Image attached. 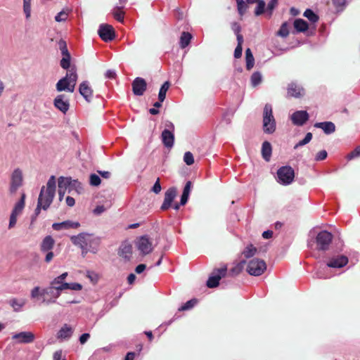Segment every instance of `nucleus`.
<instances>
[{
    "mask_svg": "<svg viewBox=\"0 0 360 360\" xmlns=\"http://www.w3.org/2000/svg\"><path fill=\"white\" fill-rule=\"evenodd\" d=\"M101 183V178L96 174H91L89 176V184L93 186H98Z\"/></svg>",
    "mask_w": 360,
    "mask_h": 360,
    "instance_id": "8fccbe9b",
    "label": "nucleus"
},
{
    "mask_svg": "<svg viewBox=\"0 0 360 360\" xmlns=\"http://www.w3.org/2000/svg\"><path fill=\"white\" fill-rule=\"evenodd\" d=\"M53 105L56 108L65 114L70 108L69 100L63 94L58 95L53 101Z\"/></svg>",
    "mask_w": 360,
    "mask_h": 360,
    "instance_id": "2eb2a0df",
    "label": "nucleus"
},
{
    "mask_svg": "<svg viewBox=\"0 0 360 360\" xmlns=\"http://www.w3.org/2000/svg\"><path fill=\"white\" fill-rule=\"evenodd\" d=\"M136 247L143 256L150 253L153 250L152 242L148 236H143L139 238L136 241Z\"/></svg>",
    "mask_w": 360,
    "mask_h": 360,
    "instance_id": "f8f14e48",
    "label": "nucleus"
},
{
    "mask_svg": "<svg viewBox=\"0 0 360 360\" xmlns=\"http://www.w3.org/2000/svg\"><path fill=\"white\" fill-rule=\"evenodd\" d=\"M311 139H312V134L311 132L307 133V134L305 135V137L302 140L300 141L297 144H295V146H294V148L297 149L299 147H301V146H303L307 144L308 143H309L311 141Z\"/></svg>",
    "mask_w": 360,
    "mask_h": 360,
    "instance_id": "c03bdc74",
    "label": "nucleus"
},
{
    "mask_svg": "<svg viewBox=\"0 0 360 360\" xmlns=\"http://www.w3.org/2000/svg\"><path fill=\"white\" fill-rule=\"evenodd\" d=\"M272 153L271 145L269 141H264L262 146V158L267 162L270 160Z\"/></svg>",
    "mask_w": 360,
    "mask_h": 360,
    "instance_id": "c85d7f7f",
    "label": "nucleus"
},
{
    "mask_svg": "<svg viewBox=\"0 0 360 360\" xmlns=\"http://www.w3.org/2000/svg\"><path fill=\"white\" fill-rule=\"evenodd\" d=\"M262 124L263 131L265 134H271L276 131V120L273 115L272 106L269 103L265 104L264 107Z\"/></svg>",
    "mask_w": 360,
    "mask_h": 360,
    "instance_id": "20e7f679",
    "label": "nucleus"
},
{
    "mask_svg": "<svg viewBox=\"0 0 360 360\" xmlns=\"http://www.w3.org/2000/svg\"><path fill=\"white\" fill-rule=\"evenodd\" d=\"M309 114L306 110H297L291 115V120L295 125L302 126L309 120Z\"/></svg>",
    "mask_w": 360,
    "mask_h": 360,
    "instance_id": "6ab92c4d",
    "label": "nucleus"
},
{
    "mask_svg": "<svg viewBox=\"0 0 360 360\" xmlns=\"http://www.w3.org/2000/svg\"><path fill=\"white\" fill-rule=\"evenodd\" d=\"M333 240V235L327 231H320L316 236L317 250L326 251L328 249Z\"/></svg>",
    "mask_w": 360,
    "mask_h": 360,
    "instance_id": "9d476101",
    "label": "nucleus"
},
{
    "mask_svg": "<svg viewBox=\"0 0 360 360\" xmlns=\"http://www.w3.org/2000/svg\"><path fill=\"white\" fill-rule=\"evenodd\" d=\"M262 76L259 72H254L250 78L251 84L253 86H256L262 82Z\"/></svg>",
    "mask_w": 360,
    "mask_h": 360,
    "instance_id": "37998d69",
    "label": "nucleus"
},
{
    "mask_svg": "<svg viewBox=\"0 0 360 360\" xmlns=\"http://www.w3.org/2000/svg\"><path fill=\"white\" fill-rule=\"evenodd\" d=\"M245 61L247 70H251L255 64V58L250 49L249 48L245 50Z\"/></svg>",
    "mask_w": 360,
    "mask_h": 360,
    "instance_id": "72a5a7b5",
    "label": "nucleus"
},
{
    "mask_svg": "<svg viewBox=\"0 0 360 360\" xmlns=\"http://www.w3.org/2000/svg\"><path fill=\"white\" fill-rule=\"evenodd\" d=\"M70 59H71L70 55H67V56H63V58L60 62V65L61 68L65 70H68V69L70 70V68L72 67V66H70Z\"/></svg>",
    "mask_w": 360,
    "mask_h": 360,
    "instance_id": "a18cd8bd",
    "label": "nucleus"
},
{
    "mask_svg": "<svg viewBox=\"0 0 360 360\" xmlns=\"http://www.w3.org/2000/svg\"><path fill=\"white\" fill-rule=\"evenodd\" d=\"M53 360H65L64 358H63V352L61 350H58L54 352Z\"/></svg>",
    "mask_w": 360,
    "mask_h": 360,
    "instance_id": "338daca9",
    "label": "nucleus"
},
{
    "mask_svg": "<svg viewBox=\"0 0 360 360\" xmlns=\"http://www.w3.org/2000/svg\"><path fill=\"white\" fill-rule=\"evenodd\" d=\"M170 84L168 81L164 82V84L160 87L159 94H158V100L160 102H163L166 98V93L169 88Z\"/></svg>",
    "mask_w": 360,
    "mask_h": 360,
    "instance_id": "e433bc0d",
    "label": "nucleus"
},
{
    "mask_svg": "<svg viewBox=\"0 0 360 360\" xmlns=\"http://www.w3.org/2000/svg\"><path fill=\"white\" fill-rule=\"evenodd\" d=\"M304 94V89L295 83H290L288 87V96L299 98Z\"/></svg>",
    "mask_w": 360,
    "mask_h": 360,
    "instance_id": "b1692460",
    "label": "nucleus"
},
{
    "mask_svg": "<svg viewBox=\"0 0 360 360\" xmlns=\"http://www.w3.org/2000/svg\"><path fill=\"white\" fill-rule=\"evenodd\" d=\"M132 91L136 96H142L146 90L147 83L142 77H136L132 82Z\"/></svg>",
    "mask_w": 360,
    "mask_h": 360,
    "instance_id": "dca6fc26",
    "label": "nucleus"
},
{
    "mask_svg": "<svg viewBox=\"0 0 360 360\" xmlns=\"http://www.w3.org/2000/svg\"><path fill=\"white\" fill-rule=\"evenodd\" d=\"M60 288H55L49 285L47 288H44L41 291V296H48V299H44L43 302L47 304L55 303L56 300L60 296L61 292H60Z\"/></svg>",
    "mask_w": 360,
    "mask_h": 360,
    "instance_id": "9b49d317",
    "label": "nucleus"
},
{
    "mask_svg": "<svg viewBox=\"0 0 360 360\" xmlns=\"http://www.w3.org/2000/svg\"><path fill=\"white\" fill-rule=\"evenodd\" d=\"M161 185L160 184V179L158 178L153 186L151 188V191L155 193V194H158L161 191Z\"/></svg>",
    "mask_w": 360,
    "mask_h": 360,
    "instance_id": "13d9d810",
    "label": "nucleus"
},
{
    "mask_svg": "<svg viewBox=\"0 0 360 360\" xmlns=\"http://www.w3.org/2000/svg\"><path fill=\"white\" fill-rule=\"evenodd\" d=\"M45 254L44 261L46 263H50L54 257V254L52 250H49Z\"/></svg>",
    "mask_w": 360,
    "mask_h": 360,
    "instance_id": "052dcab7",
    "label": "nucleus"
},
{
    "mask_svg": "<svg viewBox=\"0 0 360 360\" xmlns=\"http://www.w3.org/2000/svg\"><path fill=\"white\" fill-rule=\"evenodd\" d=\"M70 239L73 244L81 248L83 255L87 253L88 248L94 240H98V238H94L93 235L86 233H82L77 236H73Z\"/></svg>",
    "mask_w": 360,
    "mask_h": 360,
    "instance_id": "39448f33",
    "label": "nucleus"
},
{
    "mask_svg": "<svg viewBox=\"0 0 360 360\" xmlns=\"http://www.w3.org/2000/svg\"><path fill=\"white\" fill-rule=\"evenodd\" d=\"M176 196V189L174 187H171L168 188L165 193V198L162 205H161V210H167L169 207L172 206V203L174 199Z\"/></svg>",
    "mask_w": 360,
    "mask_h": 360,
    "instance_id": "a211bd4d",
    "label": "nucleus"
},
{
    "mask_svg": "<svg viewBox=\"0 0 360 360\" xmlns=\"http://www.w3.org/2000/svg\"><path fill=\"white\" fill-rule=\"evenodd\" d=\"M132 254V245L127 241L122 243L119 250V255L123 257L127 261H129Z\"/></svg>",
    "mask_w": 360,
    "mask_h": 360,
    "instance_id": "412c9836",
    "label": "nucleus"
},
{
    "mask_svg": "<svg viewBox=\"0 0 360 360\" xmlns=\"http://www.w3.org/2000/svg\"><path fill=\"white\" fill-rule=\"evenodd\" d=\"M69 11L68 10H62L55 16V20L56 22H64L67 20L68 16Z\"/></svg>",
    "mask_w": 360,
    "mask_h": 360,
    "instance_id": "de8ad7c7",
    "label": "nucleus"
},
{
    "mask_svg": "<svg viewBox=\"0 0 360 360\" xmlns=\"http://www.w3.org/2000/svg\"><path fill=\"white\" fill-rule=\"evenodd\" d=\"M58 46H59V49L61 51V54L63 56H67V55H70L68 51V49L67 47V44H66L65 41H64L63 39H60L58 41Z\"/></svg>",
    "mask_w": 360,
    "mask_h": 360,
    "instance_id": "3c124183",
    "label": "nucleus"
},
{
    "mask_svg": "<svg viewBox=\"0 0 360 360\" xmlns=\"http://www.w3.org/2000/svg\"><path fill=\"white\" fill-rule=\"evenodd\" d=\"M328 153L327 151L325 150H321L317 153V155L315 157L316 161H321L325 160L327 158Z\"/></svg>",
    "mask_w": 360,
    "mask_h": 360,
    "instance_id": "6e6d98bb",
    "label": "nucleus"
},
{
    "mask_svg": "<svg viewBox=\"0 0 360 360\" xmlns=\"http://www.w3.org/2000/svg\"><path fill=\"white\" fill-rule=\"evenodd\" d=\"M288 26L287 22H283L278 32V35L282 37H288L289 34Z\"/></svg>",
    "mask_w": 360,
    "mask_h": 360,
    "instance_id": "09e8293b",
    "label": "nucleus"
},
{
    "mask_svg": "<svg viewBox=\"0 0 360 360\" xmlns=\"http://www.w3.org/2000/svg\"><path fill=\"white\" fill-rule=\"evenodd\" d=\"M237 3V9L240 15H243V14L247 11L248 6L247 5L246 1L243 0H236Z\"/></svg>",
    "mask_w": 360,
    "mask_h": 360,
    "instance_id": "a19ab883",
    "label": "nucleus"
},
{
    "mask_svg": "<svg viewBox=\"0 0 360 360\" xmlns=\"http://www.w3.org/2000/svg\"><path fill=\"white\" fill-rule=\"evenodd\" d=\"M231 27L236 34H240L241 27L238 22H233L231 25Z\"/></svg>",
    "mask_w": 360,
    "mask_h": 360,
    "instance_id": "69168bd1",
    "label": "nucleus"
},
{
    "mask_svg": "<svg viewBox=\"0 0 360 360\" xmlns=\"http://www.w3.org/2000/svg\"><path fill=\"white\" fill-rule=\"evenodd\" d=\"M39 295H41L40 288L39 286L34 287L30 293V297L32 299L37 298Z\"/></svg>",
    "mask_w": 360,
    "mask_h": 360,
    "instance_id": "bf43d9fd",
    "label": "nucleus"
},
{
    "mask_svg": "<svg viewBox=\"0 0 360 360\" xmlns=\"http://www.w3.org/2000/svg\"><path fill=\"white\" fill-rule=\"evenodd\" d=\"M25 194H22L21 199L15 205V207L11 213L19 215L25 206Z\"/></svg>",
    "mask_w": 360,
    "mask_h": 360,
    "instance_id": "4c0bfd02",
    "label": "nucleus"
},
{
    "mask_svg": "<svg viewBox=\"0 0 360 360\" xmlns=\"http://www.w3.org/2000/svg\"><path fill=\"white\" fill-rule=\"evenodd\" d=\"M23 1V13L27 20L30 19L31 16V1L32 0H22Z\"/></svg>",
    "mask_w": 360,
    "mask_h": 360,
    "instance_id": "ea45409f",
    "label": "nucleus"
},
{
    "mask_svg": "<svg viewBox=\"0 0 360 360\" xmlns=\"http://www.w3.org/2000/svg\"><path fill=\"white\" fill-rule=\"evenodd\" d=\"M266 269V264L265 262L257 258L250 260L247 266L248 274L255 276H261Z\"/></svg>",
    "mask_w": 360,
    "mask_h": 360,
    "instance_id": "0eeeda50",
    "label": "nucleus"
},
{
    "mask_svg": "<svg viewBox=\"0 0 360 360\" xmlns=\"http://www.w3.org/2000/svg\"><path fill=\"white\" fill-rule=\"evenodd\" d=\"M227 274V266L223 264L219 269H214L207 281V286L210 288H216L219 284V281Z\"/></svg>",
    "mask_w": 360,
    "mask_h": 360,
    "instance_id": "423d86ee",
    "label": "nucleus"
},
{
    "mask_svg": "<svg viewBox=\"0 0 360 360\" xmlns=\"http://www.w3.org/2000/svg\"><path fill=\"white\" fill-rule=\"evenodd\" d=\"M22 172L19 169H16L13 171L11 176V182L10 186V192L14 193L16 192L18 188L22 185Z\"/></svg>",
    "mask_w": 360,
    "mask_h": 360,
    "instance_id": "f3484780",
    "label": "nucleus"
},
{
    "mask_svg": "<svg viewBox=\"0 0 360 360\" xmlns=\"http://www.w3.org/2000/svg\"><path fill=\"white\" fill-rule=\"evenodd\" d=\"M184 161L187 165H191L194 162V158L193 154L188 151L184 153Z\"/></svg>",
    "mask_w": 360,
    "mask_h": 360,
    "instance_id": "603ef678",
    "label": "nucleus"
},
{
    "mask_svg": "<svg viewBox=\"0 0 360 360\" xmlns=\"http://www.w3.org/2000/svg\"><path fill=\"white\" fill-rule=\"evenodd\" d=\"M257 6L255 10V15L258 16L264 13V8L266 6V3L264 0H258V1H256Z\"/></svg>",
    "mask_w": 360,
    "mask_h": 360,
    "instance_id": "79ce46f5",
    "label": "nucleus"
},
{
    "mask_svg": "<svg viewBox=\"0 0 360 360\" xmlns=\"http://www.w3.org/2000/svg\"><path fill=\"white\" fill-rule=\"evenodd\" d=\"M314 127L318 129H321L326 134H333L335 131V125L332 122H316Z\"/></svg>",
    "mask_w": 360,
    "mask_h": 360,
    "instance_id": "bb28decb",
    "label": "nucleus"
},
{
    "mask_svg": "<svg viewBox=\"0 0 360 360\" xmlns=\"http://www.w3.org/2000/svg\"><path fill=\"white\" fill-rule=\"evenodd\" d=\"M278 4L275 2L274 0H270V1L267 4V11H269L270 15L272 13V11L277 6Z\"/></svg>",
    "mask_w": 360,
    "mask_h": 360,
    "instance_id": "0e129e2a",
    "label": "nucleus"
},
{
    "mask_svg": "<svg viewBox=\"0 0 360 360\" xmlns=\"http://www.w3.org/2000/svg\"><path fill=\"white\" fill-rule=\"evenodd\" d=\"M56 193V178L51 176L47 183L46 186H43L41 188L37 207L34 210V214L31 217V224H33L37 217L39 214L41 210H46L52 203Z\"/></svg>",
    "mask_w": 360,
    "mask_h": 360,
    "instance_id": "f257e3e1",
    "label": "nucleus"
},
{
    "mask_svg": "<svg viewBox=\"0 0 360 360\" xmlns=\"http://www.w3.org/2000/svg\"><path fill=\"white\" fill-rule=\"evenodd\" d=\"M82 288V285L78 283H68L67 290L79 291V290H81Z\"/></svg>",
    "mask_w": 360,
    "mask_h": 360,
    "instance_id": "5fc2aeb1",
    "label": "nucleus"
},
{
    "mask_svg": "<svg viewBox=\"0 0 360 360\" xmlns=\"http://www.w3.org/2000/svg\"><path fill=\"white\" fill-rule=\"evenodd\" d=\"M55 245V240L51 236H46L41 241L40 245V251L45 253L49 250H52Z\"/></svg>",
    "mask_w": 360,
    "mask_h": 360,
    "instance_id": "393cba45",
    "label": "nucleus"
},
{
    "mask_svg": "<svg viewBox=\"0 0 360 360\" xmlns=\"http://www.w3.org/2000/svg\"><path fill=\"white\" fill-rule=\"evenodd\" d=\"M197 304L196 299H192L187 301L184 304L179 308V311H186L192 309Z\"/></svg>",
    "mask_w": 360,
    "mask_h": 360,
    "instance_id": "49530a36",
    "label": "nucleus"
},
{
    "mask_svg": "<svg viewBox=\"0 0 360 360\" xmlns=\"http://www.w3.org/2000/svg\"><path fill=\"white\" fill-rule=\"evenodd\" d=\"M293 26L297 32H305L309 29L307 22L302 18L295 19L293 22Z\"/></svg>",
    "mask_w": 360,
    "mask_h": 360,
    "instance_id": "cd10ccee",
    "label": "nucleus"
},
{
    "mask_svg": "<svg viewBox=\"0 0 360 360\" xmlns=\"http://www.w3.org/2000/svg\"><path fill=\"white\" fill-rule=\"evenodd\" d=\"M98 34L104 41H110L115 38L114 29L112 26L108 24H101L99 26Z\"/></svg>",
    "mask_w": 360,
    "mask_h": 360,
    "instance_id": "4468645a",
    "label": "nucleus"
},
{
    "mask_svg": "<svg viewBox=\"0 0 360 360\" xmlns=\"http://www.w3.org/2000/svg\"><path fill=\"white\" fill-rule=\"evenodd\" d=\"M79 91L84 98L89 102L92 98V90L89 86L87 82H83L80 84Z\"/></svg>",
    "mask_w": 360,
    "mask_h": 360,
    "instance_id": "a878e982",
    "label": "nucleus"
},
{
    "mask_svg": "<svg viewBox=\"0 0 360 360\" xmlns=\"http://www.w3.org/2000/svg\"><path fill=\"white\" fill-rule=\"evenodd\" d=\"M18 216V215L13 214V213L11 214L10 219H9V224H8L9 229H13L15 226Z\"/></svg>",
    "mask_w": 360,
    "mask_h": 360,
    "instance_id": "4d7b16f0",
    "label": "nucleus"
},
{
    "mask_svg": "<svg viewBox=\"0 0 360 360\" xmlns=\"http://www.w3.org/2000/svg\"><path fill=\"white\" fill-rule=\"evenodd\" d=\"M278 182L283 185H288L293 181L295 172L290 166H283L277 171Z\"/></svg>",
    "mask_w": 360,
    "mask_h": 360,
    "instance_id": "6e6552de",
    "label": "nucleus"
},
{
    "mask_svg": "<svg viewBox=\"0 0 360 360\" xmlns=\"http://www.w3.org/2000/svg\"><path fill=\"white\" fill-rule=\"evenodd\" d=\"M304 16L306 17L312 23L318 22L319 17L311 9H307L304 13Z\"/></svg>",
    "mask_w": 360,
    "mask_h": 360,
    "instance_id": "58836bf2",
    "label": "nucleus"
},
{
    "mask_svg": "<svg viewBox=\"0 0 360 360\" xmlns=\"http://www.w3.org/2000/svg\"><path fill=\"white\" fill-rule=\"evenodd\" d=\"M161 139L166 148H172L174 143V132L169 129H164L161 134Z\"/></svg>",
    "mask_w": 360,
    "mask_h": 360,
    "instance_id": "aec40b11",
    "label": "nucleus"
},
{
    "mask_svg": "<svg viewBox=\"0 0 360 360\" xmlns=\"http://www.w3.org/2000/svg\"><path fill=\"white\" fill-rule=\"evenodd\" d=\"M26 301L24 299H16L12 298L9 300L10 305L13 307V311L19 312L22 310L23 307L25 305Z\"/></svg>",
    "mask_w": 360,
    "mask_h": 360,
    "instance_id": "c756f323",
    "label": "nucleus"
},
{
    "mask_svg": "<svg viewBox=\"0 0 360 360\" xmlns=\"http://www.w3.org/2000/svg\"><path fill=\"white\" fill-rule=\"evenodd\" d=\"M191 187H192L191 182L190 181H187L184 188V191H183L182 193L189 195L190 193H191Z\"/></svg>",
    "mask_w": 360,
    "mask_h": 360,
    "instance_id": "e2e57ef3",
    "label": "nucleus"
},
{
    "mask_svg": "<svg viewBox=\"0 0 360 360\" xmlns=\"http://www.w3.org/2000/svg\"><path fill=\"white\" fill-rule=\"evenodd\" d=\"M50 285L55 288H60V292H62L63 290H67L68 283L60 281L58 277L55 278L51 281Z\"/></svg>",
    "mask_w": 360,
    "mask_h": 360,
    "instance_id": "c9c22d12",
    "label": "nucleus"
},
{
    "mask_svg": "<svg viewBox=\"0 0 360 360\" xmlns=\"http://www.w3.org/2000/svg\"><path fill=\"white\" fill-rule=\"evenodd\" d=\"M192 34L187 32H183L180 37L179 45L181 49H185L188 46L192 39Z\"/></svg>",
    "mask_w": 360,
    "mask_h": 360,
    "instance_id": "473e14b6",
    "label": "nucleus"
},
{
    "mask_svg": "<svg viewBox=\"0 0 360 360\" xmlns=\"http://www.w3.org/2000/svg\"><path fill=\"white\" fill-rule=\"evenodd\" d=\"M88 278L93 282L96 283L98 280V274L93 271H87Z\"/></svg>",
    "mask_w": 360,
    "mask_h": 360,
    "instance_id": "680f3d73",
    "label": "nucleus"
},
{
    "mask_svg": "<svg viewBox=\"0 0 360 360\" xmlns=\"http://www.w3.org/2000/svg\"><path fill=\"white\" fill-rule=\"evenodd\" d=\"M79 226L80 224L77 221H65L61 223H54L52 227L54 230L60 231L62 229H77Z\"/></svg>",
    "mask_w": 360,
    "mask_h": 360,
    "instance_id": "4be33fe9",
    "label": "nucleus"
},
{
    "mask_svg": "<svg viewBox=\"0 0 360 360\" xmlns=\"http://www.w3.org/2000/svg\"><path fill=\"white\" fill-rule=\"evenodd\" d=\"M58 187L69 188V192L75 190L77 193H81L83 191L82 184L77 179H72L71 177L60 176L58 179Z\"/></svg>",
    "mask_w": 360,
    "mask_h": 360,
    "instance_id": "1a4fd4ad",
    "label": "nucleus"
},
{
    "mask_svg": "<svg viewBox=\"0 0 360 360\" xmlns=\"http://www.w3.org/2000/svg\"><path fill=\"white\" fill-rule=\"evenodd\" d=\"M105 211V208L103 205H98L94 210V213L96 215H99Z\"/></svg>",
    "mask_w": 360,
    "mask_h": 360,
    "instance_id": "774afa93",
    "label": "nucleus"
},
{
    "mask_svg": "<svg viewBox=\"0 0 360 360\" xmlns=\"http://www.w3.org/2000/svg\"><path fill=\"white\" fill-rule=\"evenodd\" d=\"M360 156V146L356 147L353 151L347 156V160H350L354 158Z\"/></svg>",
    "mask_w": 360,
    "mask_h": 360,
    "instance_id": "864d4df0",
    "label": "nucleus"
},
{
    "mask_svg": "<svg viewBox=\"0 0 360 360\" xmlns=\"http://www.w3.org/2000/svg\"><path fill=\"white\" fill-rule=\"evenodd\" d=\"M72 333V328L68 324H64L58 332L57 338L61 340H68L71 338Z\"/></svg>",
    "mask_w": 360,
    "mask_h": 360,
    "instance_id": "5701e85b",
    "label": "nucleus"
},
{
    "mask_svg": "<svg viewBox=\"0 0 360 360\" xmlns=\"http://www.w3.org/2000/svg\"><path fill=\"white\" fill-rule=\"evenodd\" d=\"M257 252V249L252 245H248L243 251L242 255L245 258H250Z\"/></svg>",
    "mask_w": 360,
    "mask_h": 360,
    "instance_id": "f704fd0d",
    "label": "nucleus"
},
{
    "mask_svg": "<svg viewBox=\"0 0 360 360\" xmlns=\"http://www.w3.org/2000/svg\"><path fill=\"white\" fill-rule=\"evenodd\" d=\"M12 339L17 344H28L34 340L35 335L31 331H23L13 334Z\"/></svg>",
    "mask_w": 360,
    "mask_h": 360,
    "instance_id": "ddd939ff",
    "label": "nucleus"
},
{
    "mask_svg": "<svg viewBox=\"0 0 360 360\" xmlns=\"http://www.w3.org/2000/svg\"><path fill=\"white\" fill-rule=\"evenodd\" d=\"M124 6H116L112 10V14L115 19L122 22L124 18V12L123 11Z\"/></svg>",
    "mask_w": 360,
    "mask_h": 360,
    "instance_id": "7c9ffc66",
    "label": "nucleus"
},
{
    "mask_svg": "<svg viewBox=\"0 0 360 360\" xmlns=\"http://www.w3.org/2000/svg\"><path fill=\"white\" fill-rule=\"evenodd\" d=\"M245 264V260H242L240 262L236 264L232 268L230 269L229 274L233 277L238 276L244 269Z\"/></svg>",
    "mask_w": 360,
    "mask_h": 360,
    "instance_id": "2f4dec72",
    "label": "nucleus"
},
{
    "mask_svg": "<svg viewBox=\"0 0 360 360\" xmlns=\"http://www.w3.org/2000/svg\"><path fill=\"white\" fill-rule=\"evenodd\" d=\"M77 78V68L75 65H72L66 75L57 82L56 90L58 91H66L72 93L75 91Z\"/></svg>",
    "mask_w": 360,
    "mask_h": 360,
    "instance_id": "7ed1b4c3",
    "label": "nucleus"
},
{
    "mask_svg": "<svg viewBox=\"0 0 360 360\" xmlns=\"http://www.w3.org/2000/svg\"><path fill=\"white\" fill-rule=\"evenodd\" d=\"M348 257L345 255L334 256L328 259L323 268L318 269L315 272V277L320 279H327L331 276V274L327 271L329 268L340 269L348 264Z\"/></svg>",
    "mask_w": 360,
    "mask_h": 360,
    "instance_id": "f03ea898",
    "label": "nucleus"
}]
</instances>
